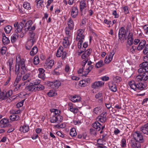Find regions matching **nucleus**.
<instances>
[{"instance_id": "f257e3e1", "label": "nucleus", "mask_w": 148, "mask_h": 148, "mask_svg": "<svg viewBox=\"0 0 148 148\" xmlns=\"http://www.w3.org/2000/svg\"><path fill=\"white\" fill-rule=\"evenodd\" d=\"M25 60L23 58L21 59L20 56L17 59L15 68V73L17 75L16 79H21V75L24 74L27 71L25 64Z\"/></svg>"}, {"instance_id": "f03ea898", "label": "nucleus", "mask_w": 148, "mask_h": 148, "mask_svg": "<svg viewBox=\"0 0 148 148\" xmlns=\"http://www.w3.org/2000/svg\"><path fill=\"white\" fill-rule=\"evenodd\" d=\"M51 113H53V114L50 117V122L51 123H59L61 122L63 119V117L60 115L61 111L58 109L52 108L50 110Z\"/></svg>"}, {"instance_id": "7ed1b4c3", "label": "nucleus", "mask_w": 148, "mask_h": 148, "mask_svg": "<svg viewBox=\"0 0 148 148\" xmlns=\"http://www.w3.org/2000/svg\"><path fill=\"white\" fill-rule=\"evenodd\" d=\"M128 84L131 89L137 91L143 90L146 88L147 86L146 84L138 83L136 84L134 81H129Z\"/></svg>"}, {"instance_id": "20e7f679", "label": "nucleus", "mask_w": 148, "mask_h": 148, "mask_svg": "<svg viewBox=\"0 0 148 148\" xmlns=\"http://www.w3.org/2000/svg\"><path fill=\"white\" fill-rule=\"evenodd\" d=\"M84 31L82 29H79L77 32V35L76 38V41H79L78 47L79 49L82 48V43L85 38L84 35L83 34Z\"/></svg>"}, {"instance_id": "39448f33", "label": "nucleus", "mask_w": 148, "mask_h": 148, "mask_svg": "<svg viewBox=\"0 0 148 148\" xmlns=\"http://www.w3.org/2000/svg\"><path fill=\"white\" fill-rule=\"evenodd\" d=\"M127 33L125 28L123 27L119 29L118 33L119 39L121 43L124 42V40H127Z\"/></svg>"}, {"instance_id": "423d86ee", "label": "nucleus", "mask_w": 148, "mask_h": 148, "mask_svg": "<svg viewBox=\"0 0 148 148\" xmlns=\"http://www.w3.org/2000/svg\"><path fill=\"white\" fill-rule=\"evenodd\" d=\"M79 10L81 15L85 14L87 12V5L85 0H81L79 2Z\"/></svg>"}, {"instance_id": "0eeeda50", "label": "nucleus", "mask_w": 148, "mask_h": 148, "mask_svg": "<svg viewBox=\"0 0 148 148\" xmlns=\"http://www.w3.org/2000/svg\"><path fill=\"white\" fill-rule=\"evenodd\" d=\"M140 68L138 69V72L139 73H142L148 71V62L145 61L140 64Z\"/></svg>"}, {"instance_id": "6e6552de", "label": "nucleus", "mask_w": 148, "mask_h": 148, "mask_svg": "<svg viewBox=\"0 0 148 148\" xmlns=\"http://www.w3.org/2000/svg\"><path fill=\"white\" fill-rule=\"evenodd\" d=\"M133 137L135 140L138 141L140 143H143L144 141L143 136L141 133L138 131L135 132L133 134Z\"/></svg>"}, {"instance_id": "1a4fd4ad", "label": "nucleus", "mask_w": 148, "mask_h": 148, "mask_svg": "<svg viewBox=\"0 0 148 148\" xmlns=\"http://www.w3.org/2000/svg\"><path fill=\"white\" fill-rule=\"evenodd\" d=\"M67 54V53H66L65 51H63V48L62 47H59L57 50L56 53L57 57H60L62 56V59L63 60H65Z\"/></svg>"}, {"instance_id": "9d476101", "label": "nucleus", "mask_w": 148, "mask_h": 148, "mask_svg": "<svg viewBox=\"0 0 148 148\" xmlns=\"http://www.w3.org/2000/svg\"><path fill=\"white\" fill-rule=\"evenodd\" d=\"M78 9L77 6H73L72 7L71 11V16L73 18H75L78 14Z\"/></svg>"}, {"instance_id": "9b49d317", "label": "nucleus", "mask_w": 148, "mask_h": 148, "mask_svg": "<svg viewBox=\"0 0 148 148\" xmlns=\"http://www.w3.org/2000/svg\"><path fill=\"white\" fill-rule=\"evenodd\" d=\"M54 63V61L53 60H50L49 59H47L45 62V65L44 66L45 68L47 69H51L53 66Z\"/></svg>"}, {"instance_id": "f8f14e48", "label": "nucleus", "mask_w": 148, "mask_h": 148, "mask_svg": "<svg viewBox=\"0 0 148 148\" xmlns=\"http://www.w3.org/2000/svg\"><path fill=\"white\" fill-rule=\"evenodd\" d=\"M133 36L134 35L133 33L129 32L127 37V43L130 46L132 45L133 44L134 40Z\"/></svg>"}, {"instance_id": "ddd939ff", "label": "nucleus", "mask_w": 148, "mask_h": 148, "mask_svg": "<svg viewBox=\"0 0 148 148\" xmlns=\"http://www.w3.org/2000/svg\"><path fill=\"white\" fill-rule=\"evenodd\" d=\"M0 123L1 124V126L3 128L10 127L11 125L9 123L8 119L4 118L0 121Z\"/></svg>"}, {"instance_id": "4468645a", "label": "nucleus", "mask_w": 148, "mask_h": 148, "mask_svg": "<svg viewBox=\"0 0 148 148\" xmlns=\"http://www.w3.org/2000/svg\"><path fill=\"white\" fill-rule=\"evenodd\" d=\"M61 82L58 80H55L52 82L50 84L51 87L53 89H57L61 85Z\"/></svg>"}, {"instance_id": "2eb2a0df", "label": "nucleus", "mask_w": 148, "mask_h": 148, "mask_svg": "<svg viewBox=\"0 0 148 148\" xmlns=\"http://www.w3.org/2000/svg\"><path fill=\"white\" fill-rule=\"evenodd\" d=\"M35 87L33 84L30 83L29 85L26 86L24 90L27 92L36 91Z\"/></svg>"}, {"instance_id": "dca6fc26", "label": "nucleus", "mask_w": 148, "mask_h": 148, "mask_svg": "<svg viewBox=\"0 0 148 148\" xmlns=\"http://www.w3.org/2000/svg\"><path fill=\"white\" fill-rule=\"evenodd\" d=\"M104 83V82L101 81H96L92 84V87L94 89H97L98 88L101 87L103 85Z\"/></svg>"}, {"instance_id": "f3484780", "label": "nucleus", "mask_w": 148, "mask_h": 148, "mask_svg": "<svg viewBox=\"0 0 148 148\" xmlns=\"http://www.w3.org/2000/svg\"><path fill=\"white\" fill-rule=\"evenodd\" d=\"M25 20H23L21 22H20L19 23L16 29L15 30L16 32L18 33L21 32L22 29L24 26V24L25 23Z\"/></svg>"}, {"instance_id": "a211bd4d", "label": "nucleus", "mask_w": 148, "mask_h": 148, "mask_svg": "<svg viewBox=\"0 0 148 148\" xmlns=\"http://www.w3.org/2000/svg\"><path fill=\"white\" fill-rule=\"evenodd\" d=\"M67 27H66L70 29V30H73L74 29V24L73 20L71 18H70L67 21Z\"/></svg>"}, {"instance_id": "6ab92c4d", "label": "nucleus", "mask_w": 148, "mask_h": 148, "mask_svg": "<svg viewBox=\"0 0 148 148\" xmlns=\"http://www.w3.org/2000/svg\"><path fill=\"white\" fill-rule=\"evenodd\" d=\"M131 146L133 148H140L141 145L140 142L135 140H131Z\"/></svg>"}, {"instance_id": "aec40b11", "label": "nucleus", "mask_w": 148, "mask_h": 148, "mask_svg": "<svg viewBox=\"0 0 148 148\" xmlns=\"http://www.w3.org/2000/svg\"><path fill=\"white\" fill-rule=\"evenodd\" d=\"M73 103L72 102H69L68 103V109L71 112L74 113H77L78 109L73 106Z\"/></svg>"}, {"instance_id": "412c9836", "label": "nucleus", "mask_w": 148, "mask_h": 148, "mask_svg": "<svg viewBox=\"0 0 148 148\" xmlns=\"http://www.w3.org/2000/svg\"><path fill=\"white\" fill-rule=\"evenodd\" d=\"M140 130L144 134L148 135V123L141 127Z\"/></svg>"}, {"instance_id": "4be33fe9", "label": "nucleus", "mask_w": 148, "mask_h": 148, "mask_svg": "<svg viewBox=\"0 0 148 148\" xmlns=\"http://www.w3.org/2000/svg\"><path fill=\"white\" fill-rule=\"evenodd\" d=\"M70 100L73 102H78L81 101L80 97L77 95H71L69 97Z\"/></svg>"}, {"instance_id": "5701e85b", "label": "nucleus", "mask_w": 148, "mask_h": 148, "mask_svg": "<svg viewBox=\"0 0 148 148\" xmlns=\"http://www.w3.org/2000/svg\"><path fill=\"white\" fill-rule=\"evenodd\" d=\"M32 24V22L31 20H29L26 23L24 28H25V33L28 31L30 29L31 25Z\"/></svg>"}, {"instance_id": "b1692460", "label": "nucleus", "mask_w": 148, "mask_h": 148, "mask_svg": "<svg viewBox=\"0 0 148 148\" xmlns=\"http://www.w3.org/2000/svg\"><path fill=\"white\" fill-rule=\"evenodd\" d=\"M146 42L145 40H142L140 42L139 45L137 47L136 49L138 50H142L146 45Z\"/></svg>"}, {"instance_id": "393cba45", "label": "nucleus", "mask_w": 148, "mask_h": 148, "mask_svg": "<svg viewBox=\"0 0 148 148\" xmlns=\"http://www.w3.org/2000/svg\"><path fill=\"white\" fill-rule=\"evenodd\" d=\"M13 113V114L11 115L10 116V120L12 121H18L20 119L19 116L16 114V112H14Z\"/></svg>"}, {"instance_id": "a878e982", "label": "nucleus", "mask_w": 148, "mask_h": 148, "mask_svg": "<svg viewBox=\"0 0 148 148\" xmlns=\"http://www.w3.org/2000/svg\"><path fill=\"white\" fill-rule=\"evenodd\" d=\"M143 73L142 74L139 73V74L136 77V81L138 82L142 81L143 80L145 81L144 79V78L145 77H146V75L145 74V72H143Z\"/></svg>"}, {"instance_id": "bb28decb", "label": "nucleus", "mask_w": 148, "mask_h": 148, "mask_svg": "<svg viewBox=\"0 0 148 148\" xmlns=\"http://www.w3.org/2000/svg\"><path fill=\"white\" fill-rule=\"evenodd\" d=\"M101 124L98 121H95L92 124V126L97 131H99L101 130Z\"/></svg>"}, {"instance_id": "cd10ccee", "label": "nucleus", "mask_w": 148, "mask_h": 148, "mask_svg": "<svg viewBox=\"0 0 148 148\" xmlns=\"http://www.w3.org/2000/svg\"><path fill=\"white\" fill-rule=\"evenodd\" d=\"M19 34L18 33L15 32L11 36V40L12 43L15 42L18 39Z\"/></svg>"}, {"instance_id": "c85d7f7f", "label": "nucleus", "mask_w": 148, "mask_h": 148, "mask_svg": "<svg viewBox=\"0 0 148 148\" xmlns=\"http://www.w3.org/2000/svg\"><path fill=\"white\" fill-rule=\"evenodd\" d=\"M29 130V127L28 125H24L22 127H21L19 129V130L22 132L25 133L28 131Z\"/></svg>"}, {"instance_id": "c756f323", "label": "nucleus", "mask_w": 148, "mask_h": 148, "mask_svg": "<svg viewBox=\"0 0 148 148\" xmlns=\"http://www.w3.org/2000/svg\"><path fill=\"white\" fill-rule=\"evenodd\" d=\"M109 86L110 89L113 92H116L117 91V88L116 85L112 82L109 84Z\"/></svg>"}, {"instance_id": "7c9ffc66", "label": "nucleus", "mask_w": 148, "mask_h": 148, "mask_svg": "<svg viewBox=\"0 0 148 148\" xmlns=\"http://www.w3.org/2000/svg\"><path fill=\"white\" fill-rule=\"evenodd\" d=\"M38 51V49L36 46H34L30 52V55L32 56L35 55Z\"/></svg>"}, {"instance_id": "2f4dec72", "label": "nucleus", "mask_w": 148, "mask_h": 148, "mask_svg": "<svg viewBox=\"0 0 148 148\" xmlns=\"http://www.w3.org/2000/svg\"><path fill=\"white\" fill-rule=\"evenodd\" d=\"M23 6L25 9L27 10H29L31 9V5L28 2H24L23 3Z\"/></svg>"}, {"instance_id": "473e14b6", "label": "nucleus", "mask_w": 148, "mask_h": 148, "mask_svg": "<svg viewBox=\"0 0 148 148\" xmlns=\"http://www.w3.org/2000/svg\"><path fill=\"white\" fill-rule=\"evenodd\" d=\"M93 65H90L86 69L85 71H84V74L83 75H85V76H86L88 73L91 71L92 69L93 68Z\"/></svg>"}, {"instance_id": "72a5a7b5", "label": "nucleus", "mask_w": 148, "mask_h": 148, "mask_svg": "<svg viewBox=\"0 0 148 148\" xmlns=\"http://www.w3.org/2000/svg\"><path fill=\"white\" fill-rule=\"evenodd\" d=\"M30 33L31 34L30 38L28 41L34 43L36 41V38L34 37L35 33H33V32H30Z\"/></svg>"}, {"instance_id": "f704fd0d", "label": "nucleus", "mask_w": 148, "mask_h": 148, "mask_svg": "<svg viewBox=\"0 0 148 148\" xmlns=\"http://www.w3.org/2000/svg\"><path fill=\"white\" fill-rule=\"evenodd\" d=\"M68 38L67 37H65L63 40V45L65 47H66L69 45V42Z\"/></svg>"}, {"instance_id": "c9c22d12", "label": "nucleus", "mask_w": 148, "mask_h": 148, "mask_svg": "<svg viewBox=\"0 0 148 148\" xmlns=\"http://www.w3.org/2000/svg\"><path fill=\"white\" fill-rule=\"evenodd\" d=\"M101 111V108L100 106H98L95 108L93 110V112L97 114H100Z\"/></svg>"}, {"instance_id": "e433bc0d", "label": "nucleus", "mask_w": 148, "mask_h": 148, "mask_svg": "<svg viewBox=\"0 0 148 148\" xmlns=\"http://www.w3.org/2000/svg\"><path fill=\"white\" fill-rule=\"evenodd\" d=\"M12 90H10L7 92L4 96L3 99H5L10 97L12 94Z\"/></svg>"}, {"instance_id": "4c0bfd02", "label": "nucleus", "mask_w": 148, "mask_h": 148, "mask_svg": "<svg viewBox=\"0 0 148 148\" xmlns=\"http://www.w3.org/2000/svg\"><path fill=\"white\" fill-rule=\"evenodd\" d=\"M70 135L73 137H75L77 135L76 129L74 128H72L70 130Z\"/></svg>"}, {"instance_id": "58836bf2", "label": "nucleus", "mask_w": 148, "mask_h": 148, "mask_svg": "<svg viewBox=\"0 0 148 148\" xmlns=\"http://www.w3.org/2000/svg\"><path fill=\"white\" fill-rule=\"evenodd\" d=\"M106 120V118L102 115L99 116L96 118V120L102 123L104 122Z\"/></svg>"}, {"instance_id": "ea45409f", "label": "nucleus", "mask_w": 148, "mask_h": 148, "mask_svg": "<svg viewBox=\"0 0 148 148\" xmlns=\"http://www.w3.org/2000/svg\"><path fill=\"white\" fill-rule=\"evenodd\" d=\"M34 44V43L27 41L25 46L26 49L27 50H30Z\"/></svg>"}, {"instance_id": "a19ab883", "label": "nucleus", "mask_w": 148, "mask_h": 148, "mask_svg": "<svg viewBox=\"0 0 148 148\" xmlns=\"http://www.w3.org/2000/svg\"><path fill=\"white\" fill-rule=\"evenodd\" d=\"M2 42L4 45H7L10 43L9 39L7 37L2 38Z\"/></svg>"}, {"instance_id": "79ce46f5", "label": "nucleus", "mask_w": 148, "mask_h": 148, "mask_svg": "<svg viewBox=\"0 0 148 148\" xmlns=\"http://www.w3.org/2000/svg\"><path fill=\"white\" fill-rule=\"evenodd\" d=\"M30 74L29 73H27L24 75L23 76L22 80L23 81L26 80L27 82H29L30 80L28 79V78L30 77Z\"/></svg>"}, {"instance_id": "37998d69", "label": "nucleus", "mask_w": 148, "mask_h": 148, "mask_svg": "<svg viewBox=\"0 0 148 148\" xmlns=\"http://www.w3.org/2000/svg\"><path fill=\"white\" fill-rule=\"evenodd\" d=\"M12 29V27L8 25L5 27L4 28V30L5 32L7 34L9 33Z\"/></svg>"}, {"instance_id": "c03bdc74", "label": "nucleus", "mask_w": 148, "mask_h": 148, "mask_svg": "<svg viewBox=\"0 0 148 148\" xmlns=\"http://www.w3.org/2000/svg\"><path fill=\"white\" fill-rule=\"evenodd\" d=\"M103 65V61L102 60H100L98 62L96 63L95 67L97 68H98L102 67Z\"/></svg>"}, {"instance_id": "a18cd8bd", "label": "nucleus", "mask_w": 148, "mask_h": 148, "mask_svg": "<svg viewBox=\"0 0 148 148\" xmlns=\"http://www.w3.org/2000/svg\"><path fill=\"white\" fill-rule=\"evenodd\" d=\"M35 90H43L45 89V87L44 86H42L41 84H40L38 85L37 86H35Z\"/></svg>"}, {"instance_id": "49530a36", "label": "nucleus", "mask_w": 148, "mask_h": 148, "mask_svg": "<svg viewBox=\"0 0 148 148\" xmlns=\"http://www.w3.org/2000/svg\"><path fill=\"white\" fill-rule=\"evenodd\" d=\"M7 50V48L6 47H3L0 51L1 54L2 55H4L6 53Z\"/></svg>"}, {"instance_id": "de8ad7c7", "label": "nucleus", "mask_w": 148, "mask_h": 148, "mask_svg": "<svg viewBox=\"0 0 148 148\" xmlns=\"http://www.w3.org/2000/svg\"><path fill=\"white\" fill-rule=\"evenodd\" d=\"M71 30H70V29L66 27L65 28V31L66 34L70 37L71 35Z\"/></svg>"}, {"instance_id": "09e8293b", "label": "nucleus", "mask_w": 148, "mask_h": 148, "mask_svg": "<svg viewBox=\"0 0 148 148\" xmlns=\"http://www.w3.org/2000/svg\"><path fill=\"white\" fill-rule=\"evenodd\" d=\"M104 23L108 25L107 27H111L110 25L112 24V22L111 21L106 19L104 20Z\"/></svg>"}, {"instance_id": "8fccbe9b", "label": "nucleus", "mask_w": 148, "mask_h": 148, "mask_svg": "<svg viewBox=\"0 0 148 148\" xmlns=\"http://www.w3.org/2000/svg\"><path fill=\"white\" fill-rule=\"evenodd\" d=\"M39 62V60L38 56H36L34 59V63L35 65H37Z\"/></svg>"}, {"instance_id": "3c124183", "label": "nucleus", "mask_w": 148, "mask_h": 148, "mask_svg": "<svg viewBox=\"0 0 148 148\" xmlns=\"http://www.w3.org/2000/svg\"><path fill=\"white\" fill-rule=\"evenodd\" d=\"M121 146L122 147H125L126 146V140L125 138H123L122 139L121 142Z\"/></svg>"}, {"instance_id": "603ef678", "label": "nucleus", "mask_w": 148, "mask_h": 148, "mask_svg": "<svg viewBox=\"0 0 148 148\" xmlns=\"http://www.w3.org/2000/svg\"><path fill=\"white\" fill-rule=\"evenodd\" d=\"M25 99L21 101L20 102L18 103L16 105V107L17 108H19L22 106L23 105V103Z\"/></svg>"}, {"instance_id": "864d4df0", "label": "nucleus", "mask_w": 148, "mask_h": 148, "mask_svg": "<svg viewBox=\"0 0 148 148\" xmlns=\"http://www.w3.org/2000/svg\"><path fill=\"white\" fill-rule=\"evenodd\" d=\"M90 134L92 136H96L97 135V132L95 130L92 128L90 129Z\"/></svg>"}, {"instance_id": "5fc2aeb1", "label": "nucleus", "mask_w": 148, "mask_h": 148, "mask_svg": "<svg viewBox=\"0 0 148 148\" xmlns=\"http://www.w3.org/2000/svg\"><path fill=\"white\" fill-rule=\"evenodd\" d=\"M114 54V52L113 50H112L111 52L110 53V54L108 56V58L111 61L112 60Z\"/></svg>"}, {"instance_id": "6e6d98bb", "label": "nucleus", "mask_w": 148, "mask_h": 148, "mask_svg": "<svg viewBox=\"0 0 148 148\" xmlns=\"http://www.w3.org/2000/svg\"><path fill=\"white\" fill-rule=\"evenodd\" d=\"M114 80L117 83L120 82L121 81L122 79L119 76H116L115 77Z\"/></svg>"}, {"instance_id": "4d7b16f0", "label": "nucleus", "mask_w": 148, "mask_h": 148, "mask_svg": "<svg viewBox=\"0 0 148 148\" xmlns=\"http://www.w3.org/2000/svg\"><path fill=\"white\" fill-rule=\"evenodd\" d=\"M145 48L143 51V53L145 54H146L148 53V44H146L144 47Z\"/></svg>"}, {"instance_id": "13d9d810", "label": "nucleus", "mask_w": 148, "mask_h": 148, "mask_svg": "<svg viewBox=\"0 0 148 148\" xmlns=\"http://www.w3.org/2000/svg\"><path fill=\"white\" fill-rule=\"evenodd\" d=\"M40 83V81L38 79H36L35 80L33 83L32 84H33V85L36 86H38V85Z\"/></svg>"}, {"instance_id": "bf43d9fd", "label": "nucleus", "mask_w": 148, "mask_h": 148, "mask_svg": "<svg viewBox=\"0 0 148 148\" xmlns=\"http://www.w3.org/2000/svg\"><path fill=\"white\" fill-rule=\"evenodd\" d=\"M123 10H124V13L125 14H128L129 13V11L128 10V7L127 6H126L123 8Z\"/></svg>"}, {"instance_id": "052dcab7", "label": "nucleus", "mask_w": 148, "mask_h": 148, "mask_svg": "<svg viewBox=\"0 0 148 148\" xmlns=\"http://www.w3.org/2000/svg\"><path fill=\"white\" fill-rule=\"evenodd\" d=\"M79 84L81 85V86L82 87L88 85L86 82H85L84 80L80 81Z\"/></svg>"}, {"instance_id": "680f3d73", "label": "nucleus", "mask_w": 148, "mask_h": 148, "mask_svg": "<svg viewBox=\"0 0 148 148\" xmlns=\"http://www.w3.org/2000/svg\"><path fill=\"white\" fill-rule=\"evenodd\" d=\"M35 2L37 3V5H39V6H41L44 1L43 0H36Z\"/></svg>"}, {"instance_id": "e2e57ef3", "label": "nucleus", "mask_w": 148, "mask_h": 148, "mask_svg": "<svg viewBox=\"0 0 148 148\" xmlns=\"http://www.w3.org/2000/svg\"><path fill=\"white\" fill-rule=\"evenodd\" d=\"M55 93L54 90H50L47 93L49 97H52L54 95Z\"/></svg>"}, {"instance_id": "0e129e2a", "label": "nucleus", "mask_w": 148, "mask_h": 148, "mask_svg": "<svg viewBox=\"0 0 148 148\" xmlns=\"http://www.w3.org/2000/svg\"><path fill=\"white\" fill-rule=\"evenodd\" d=\"M112 14L114 16L115 18H118L119 17V14L117 13L116 11L115 10L113 11Z\"/></svg>"}, {"instance_id": "69168bd1", "label": "nucleus", "mask_w": 148, "mask_h": 148, "mask_svg": "<svg viewBox=\"0 0 148 148\" xmlns=\"http://www.w3.org/2000/svg\"><path fill=\"white\" fill-rule=\"evenodd\" d=\"M89 56H88L87 54H86V53L84 52L81 56L82 58L83 59H86L88 58V57Z\"/></svg>"}, {"instance_id": "338daca9", "label": "nucleus", "mask_w": 148, "mask_h": 148, "mask_svg": "<svg viewBox=\"0 0 148 148\" xmlns=\"http://www.w3.org/2000/svg\"><path fill=\"white\" fill-rule=\"evenodd\" d=\"M88 46V42H85L83 44L82 47L81 48L82 49H84L85 50H86V48Z\"/></svg>"}, {"instance_id": "774afa93", "label": "nucleus", "mask_w": 148, "mask_h": 148, "mask_svg": "<svg viewBox=\"0 0 148 148\" xmlns=\"http://www.w3.org/2000/svg\"><path fill=\"white\" fill-rule=\"evenodd\" d=\"M143 28L144 30L146 31L145 33L146 34H148V25H145L143 26Z\"/></svg>"}]
</instances>
